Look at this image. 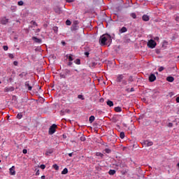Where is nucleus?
Listing matches in <instances>:
<instances>
[{
    "instance_id": "f257e3e1",
    "label": "nucleus",
    "mask_w": 179,
    "mask_h": 179,
    "mask_svg": "<svg viewBox=\"0 0 179 179\" xmlns=\"http://www.w3.org/2000/svg\"><path fill=\"white\" fill-rule=\"evenodd\" d=\"M99 43L101 45H110L113 43L111 36L108 34H105L100 37Z\"/></svg>"
},
{
    "instance_id": "f03ea898",
    "label": "nucleus",
    "mask_w": 179,
    "mask_h": 179,
    "mask_svg": "<svg viewBox=\"0 0 179 179\" xmlns=\"http://www.w3.org/2000/svg\"><path fill=\"white\" fill-rule=\"evenodd\" d=\"M71 29L72 31H76V30H78L79 29V21L78 20L73 21Z\"/></svg>"
},
{
    "instance_id": "7ed1b4c3",
    "label": "nucleus",
    "mask_w": 179,
    "mask_h": 179,
    "mask_svg": "<svg viewBox=\"0 0 179 179\" xmlns=\"http://www.w3.org/2000/svg\"><path fill=\"white\" fill-rule=\"evenodd\" d=\"M57 126L55 124H53L50 128L48 134L49 135H54L55 134V130L57 129Z\"/></svg>"
},
{
    "instance_id": "20e7f679",
    "label": "nucleus",
    "mask_w": 179,
    "mask_h": 179,
    "mask_svg": "<svg viewBox=\"0 0 179 179\" xmlns=\"http://www.w3.org/2000/svg\"><path fill=\"white\" fill-rule=\"evenodd\" d=\"M156 45H157L156 41H155L153 39H151L148 42V47L149 48H155Z\"/></svg>"
},
{
    "instance_id": "39448f33",
    "label": "nucleus",
    "mask_w": 179,
    "mask_h": 179,
    "mask_svg": "<svg viewBox=\"0 0 179 179\" xmlns=\"http://www.w3.org/2000/svg\"><path fill=\"white\" fill-rule=\"evenodd\" d=\"M8 23H9V19L6 18V17H1L0 24L6 25Z\"/></svg>"
},
{
    "instance_id": "423d86ee",
    "label": "nucleus",
    "mask_w": 179,
    "mask_h": 179,
    "mask_svg": "<svg viewBox=\"0 0 179 179\" xmlns=\"http://www.w3.org/2000/svg\"><path fill=\"white\" fill-rule=\"evenodd\" d=\"M143 145L145 147L152 146L153 142L150 141L149 140H146V141H143Z\"/></svg>"
},
{
    "instance_id": "0eeeda50",
    "label": "nucleus",
    "mask_w": 179,
    "mask_h": 179,
    "mask_svg": "<svg viewBox=\"0 0 179 179\" xmlns=\"http://www.w3.org/2000/svg\"><path fill=\"white\" fill-rule=\"evenodd\" d=\"M122 79H124V75L118 74L116 78V82L117 83H121V82H122Z\"/></svg>"
},
{
    "instance_id": "6e6552de",
    "label": "nucleus",
    "mask_w": 179,
    "mask_h": 179,
    "mask_svg": "<svg viewBox=\"0 0 179 179\" xmlns=\"http://www.w3.org/2000/svg\"><path fill=\"white\" fill-rule=\"evenodd\" d=\"M149 80L150 82H155L156 80V76H155V74H151L149 76Z\"/></svg>"
},
{
    "instance_id": "1a4fd4ad",
    "label": "nucleus",
    "mask_w": 179,
    "mask_h": 179,
    "mask_svg": "<svg viewBox=\"0 0 179 179\" xmlns=\"http://www.w3.org/2000/svg\"><path fill=\"white\" fill-rule=\"evenodd\" d=\"M32 40H34V41H35V43H38V44L41 43V39H40L36 36H33Z\"/></svg>"
},
{
    "instance_id": "9d476101",
    "label": "nucleus",
    "mask_w": 179,
    "mask_h": 179,
    "mask_svg": "<svg viewBox=\"0 0 179 179\" xmlns=\"http://www.w3.org/2000/svg\"><path fill=\"white\" fill-rule=\"evenodd\" d=\"M120 33H121L122 34V33H127V31H128V29H127V27H122L120 30H119Z\"/></svg>"
},
{
    "instance_id": "9b49d317",
    "label": "nucleus",
    "mask_w": 179,
    "mask_h": 179,
    "mask_svg": "<svg viewBox=\"0 0 179 179\" xmlns=\"http://www.w3.org/2000/svg\"><path fill=\"white\" fill-rule=\"evenodd\" d=\"M9 170L11 176H15V174H16V171H15V166H12Z\"/></svg>"
},
{
    "instance_id": "f8f14e48",
    "label": "nucleus",
    "mask_w": 179,
    "mask_h": 179,
    "mask_svg": "<svg viewBox=\"0 0 179 179\" xmlns=\"http://www.w3.org/2000/svg\"><path fill=\"white\" fill-rule=\"evenodd\" d=\"M25 87H27L29 91H31V89H33V87L30 86L29 81L25 82Z\"/></svg>"
},
{
    "instance_id": "ddd939ff",
    "label": "nucleus",
    "mask_w": 179,
    "mask_h": 179,
    "mask_svg": "<svg viewBox=\"0 0 179 179\" xmlns=\"http://www.w3.org/2000/svg\"><path fill=\"white\" fill-rule=\"evenodd\" d=\"M142 19L144 22H149V15H143Z\"/></svg>"
},
{
    "instance_id": "4468645a",
    "label": "nucleus",
    "mask_w": 179,
    "mask_h": 179,
    "mask_svg": "<svg viewBox=\"0 0 179 179\" xmlns=\"http://www.w3.org/2000/svg\"><path fill=\"white\" fill-rule=\"evenodd\" d=\"M167 82H174V77L173 76H169L166 78Z\"/></svg>"
},
{
    "instance_id": "2eb2a0df",
    "label": "nucleus",
    "mask_w": 179,
    "mask_h": 179,
    "mask_svg": "<svg viewBox=\"0 0 179 179\" xmlns=\"http://www.w3.org/2000/svg\"><path fill=\"white\" fill-rule=\"evenodd\" d=\"M106 103H107V106H108L109 107H113V106H114V103L110 100H108Z\"/></svg>"
},
{
    "instance_id": "dca6fc26",
    "label": "nucleus",
    "mask_w": 179,
    "mask_h": 179,
    "mask_svg": "<svg viewBox=\"0 0 179 179\" xmlns=\"http://www.w3.org/2000/svg\"><path fill=\"white\" fill-rule=\"evenodd\" d=\"M115 111L116 113H121V111H122V108H121V107H120V106L115 107Z\"/></svg>"
},
{
    "instance_id": "f3484780",
    "label": "nucleus",
    "mask_w": 179,
    "mask_h": 179,
    "mask_svg": "<svg viewBox=\"0 0 179 179\" xmlns=\"http://www.w3.org/2000/svg\"><path fill=\"white\" fill-rule=\"evenodd\" d=\"M116 171L115 170H113V169H110L109 171H108V174L110 176H114V174H115Z\"/></svg>"
},
{
    "instance_id": "a211bd4d",
    "label": "nucleus",
    "mask_w": 179,
    "mask_h": 179,
    "mask_svg": "<svg viewBox=\"0 0 179 179\" xmlns=\"http://www.w3.org/2000/svg\"><path fill=\"white\" fill-rule=\"evenodd\" d=\"M64 73L66 74V76L67 75H71V70H69L68 69H64Z\"/></svg>"
},
{
    "instance_id": "6ab92c4d",
    "label": "nucleus",
    "mask_w": 179,
    "mask_h": 179,
    "mask_svg": "<svg viewBox=\"0 0 179 179\" xmlns=\"http://www.w3.org/2000/svg\"><path fill=\"white\" fill-rule=\"evenodd\" d=\"M94 115H92L89 118V122H90V124H92V122H93L94 121Z\"/></svg>"
},
{
    "instance_id": "aec40b11",
    "label": "nucleus",
    "mask_w": 179,
    "mask_h": 179,
    "mask_svg": "<svg viewBox=\"0 0 179 179\" xmlns=\"http://www.w3.org/2000/svg\"><path fill=\"white\" fill-rule=\"evenodd\" d=\"M96 156H99V157H101V159H103V157H104V155L101 152H96Z\"/></svg>"
},
{
    "instance_id": "412c9836",
    "label": "nucleus",
    "mask_w": 179,
    "mask_h": 179,
    "mask_svg": "<svg viewBox=\"0 0 179 179\" xmlns=\"http://www.w3.org/2000/svg\"><path fill=\"white\" fill-rule=\"evenodd\" d=\"M17 118L18 120H22V118H23V115H22V113H18V114L17 115Z\"/></svg>"
},
{
    "instance_id": "4be33fe9",
    "label": "nucleus",
    "mask_w": 179,
    "mask_h": 179,
    "mask_svg": "<svg viewBox=\"0 0 179 179\" xmlns=\"http://www.w3.org/2000/svg\"><path fill=\"white\" fill-rule=\"evenodd\" d=\"M130 16H131V17H132L133 19H136V13H131L130 14Z\"/></svg>"
},
{
    "instance_id": "5701e85b",
    "label": "nucleus",
    "mask_w": 179,
    "mask_h": 179,
    "mask_svg": "<svg viewBox=\"0 0 179 179\" xmlns=\"http://www.w3.org/2000/svg\"><path fill=\"white\" fill-rule=\"evenodd\" d=\"M74 62L76 65H80V59H76Z\"/></svg>"
},
{
    "instance_id": "b1692460",
    "label": "nucleus",
    "mask_w": 179,
    "mask_h": 179,
    "mask_svg": "<svg viewBox=\"0 0 179 179\" xmlns=\"http://www.w3.org/2000/svg\"><path fill=\"white\" fill-rule=\"evenodd\" d=\"M120 138H121V139H124V138H125V133L120 132Z\"/></svg>"
},
{
    "instance_id": "393cba45",
    "label": "nucleus",
    "mask_w": 179,
    "mask_h": 179,
    "mask_svg": "<svg viewBox=\"0 0 179 179\" xmlns=\"http://www.w3.org/2000/svg\"><path fill=\"white\" fill-rule=\"evenodd\" d=\"M52 167L55 169V170H59V166H58L57 164H53Z\"/></svg>"
},
{
    "instance_id": "a878e982",
    "label": "nucleus",
    "mask_w": 179,
    "mask_h": 179,
    "mask_svg": "<svg viewBox=\"0 0 179 179\" xmlns=\"http://www.w3.org/2000/svg\"><path fill=\"white\" fill-rule=\"evenodd\" d=\"M62 174H68V169L64 168L62 171Z\"/></svg>"
},
{
    "instance_id": "bb28decb",
    "label": "nucleus",
    "mask_w": 179,
    "mask_h": 179,
    "mask_svg": "<svg viewBox=\"0 0 179 179\" xmlns=\"http://www.w3.org/2000/svg\"><path fill=\"white\" fill-rule=\"evenodd\" d=\"M73 59H75L73 58V55H70L69 56V62H72V61H73Z\"/></svg>"
},
{
    "instance_id": "cd10ccee",
    "label": "nucleus",
    "mask_w": 179,
    "mask_h": 179,
    "mask_svg": "<svg viewBox=\"0 0 179 179\" xmlns=\"http://www.w3.org/2000/svg\"><path fill=\"white\" fill-rule=\"evenodd\" d=\"M66 26H71V24H72V22H71V20H67L66 21Z\"/></svg>"
},
{
    "instance_id": "c85d7f7f",
    "label": "nucleus",
    "mask_w": 179,
    "mask_h": 179,
    "mask_svg": "<svg viewBox=\"0 0 179 179\" xmlns=\"http://www.w3.org/2000/svg\"><path fill=\"white\" fill-rule=\"evenodd\" d=\"M26 75H27V73L22 72L19 75V76L20 78H23V76H26Z\"/></svg>"
},
{
    "instance_id": "c756f323",
    "label": "nucleus",
    "mask_w": 179,
    "mask_h": 179,
    "mask_svg": "<svg viewBox=\"0 0 179 179\" xmlns=\"http://www.w3.org/2000/svg\"><path fill=\"white\" fill-rule=\"evenodd\" d=\"M60 78H61V79H65V78H66V76L65 73H64V74L60 73Z\"/></svg>"
},
{
    "instance_id": "7c9ffc66",
    "label": "nucleus",
    "mask_w": 179,
    "mask_h": 179,
    "mask_svg": "<svg viewBox=\"0 0 179 179\" xmlns=\"http://www.w3.org/2000/svg\"><path fill=\"white\" fill-rule=\"evenodd\" d=\"M55 12H56V13H60L61 8H55Z\"/></svg>"
},
{
    "instance_id": "2f4dec72",
    "label": "nucleus",
    "mask_w": 179,
    "mask_h": 179,
    "mask_svg": "<svg viewBox=\"0 0 179 179\" xmlns=\"http://www.w3.org/2000/svg\"><path fill=\"white\" fill-rule=\"evenodd\" d=\"M78 99H80V100H85V97H83V95L81 94L78 96Z\"/></svg>"
},
{
    "instance_id": "473e14b6",
    "label": "nucleus",
    "mask_w": 179,
    "mask_h": 179,
    "mask_svg": "<svg viewBox=\"0 0 179 179\" xmlns=\"http://www.w3.org/2000/svg\"><path fill=\"white\" fill-rule=\"evenodd\" d=\"M23 4H24L23 1H20L17 2V5H19V6H23Z\"/></svg>"
},
{
    "instance_id": "72a5a7b5",
    "label": "nucleus",
    "mask_w": 179,
    "mask_h": 179,
    "mask_svg": "<svg viewBox=\"0 0 179 179\" xmlns=\"http://www.w3.org/2000/svg\"><path fill=\"white\" fill-rule=\"evenodd\" d=\"M80 140L81 141V142H85V141H86V138L85 136H81L80 138Z\"/></svg>"
},
{
    "instance_id": "f704fd0d",
    "label": "nucleus",
    "mask_w": 179,
    "mask_h": 179,
    "mask_svg": "<svg viewBox=\"0 0 179 179\" xmlns=\"http://www.w3.org/2000/svg\"><path fill=\"white\" fill-rule=\"evenodd\" d=\"M158 71H159V72H163V71H164V67H163V66L159 67Z\"/></svg>"
},
{
    "instance_id": "c9c22d12",
    "label": "nucleus",
    "mask_w": 179,
    "mask_h": 179,
    "mask_svg": "<svg viewBox=\"0 0 179 179\" xmlns=\"http://www.w3.org/2000/svg\"><path fill=\"white\" fill-rule=\"evenodd\" d=\"M105 152H106V153H111V150H110L108 148H106Z\"/></svg>"
},
{
    "instance_id": "e433bc0d",
    "label": "nucleus",
    "mask_w": 179,
    "mask_h": 179,
    "mask_svg": "<svg viewBox=\"0 0 179 179\" xmlns=\"http://www.w3.org/2000/svg\"><path fill=\"white\" fill-rule=\"evenodd\" d=\"M3 48L4 51H8L9 48L8 47V45H4V46H3Z\"/></svg>"
},
{
    "instance_id": "4c0bfd02",
    "label": "nucleus",
    "mask_w": 179,
    "mask_h": 179,
    "mask_svg": "<svg viewBox=\"0 0 179 179\" xmlns=\"http://www.w3.org/2000/svg\"><path fill=\"white\" fill-rule=\"evenodd\" d=\"M13 65L15 66H17V65H19V62H17V61H15V62H13Z\"/></svg>"
},
{
    "instance_id": "58836bf2",
    "label": "nucleus",
    "mask_w": 179,
    "mask_h": 179,
    "mask_svg": "<svg viewBox=\"0 0 179 179\" xmlns=\"http://www.w3.org/2000/svg\"><path fill=\"white\" fill-rule=\"evenodd\" d=\"M40 169H41L42 170H44V169H45V165L41 164V165L40 166Z\"/></svg>"
},
{
    "instance_id": "ea45409f",
    "label": "nucleus",
    "mask_w": 179,
    "mask_h": 179,
    "mask_svg": "<svg viewBox=\"0 0 179 179\" xmlns=\"http://www.w3.org/2000/svg\"><path fill=\"white\" fill-rule=\"evenodd\" d=\"M168 127H169V128H173V123L169 122V123L168 124Z\"/></svg>"
},
{
    "instance_id": "a19ab883",
    "label": "nucleus",
    "mask_w": 179,
    "mask_h": 179,
    "mask_svg": "<svg viewBox=\"0 0 179 179\" xmlns=\"http://www.w3.org/2000/svg\"><path fill=\"white\" fill-rule=\"evenodd\" d=\"M66 2H68L69 3H71L72 2H75V0H66Z\"/></svg>"
},
{
    "instance_id": "79ce46f5",
    "label": "nucleus",
    "mask_w": 179,
    "mask_h": 179,
    "mask_svg": "<svg viewBox=\"0 0 179 179\" xmlns=\"http://www.w3.org/2000/svg\"><path fill=\"white\" fill-rule=\"evenodd\" d=\"M32 24H34V26H38L37 25V22H36V21H31Z\"/></svg>"
},
{
    "instance_id": "37998d69",
    "label": "nucleus",
    "mask_w": 179,
    "mask_h": 179,
    "mask_svg": "<svg viewBox=\"0 0 179 179\" xmlns=\"http://www.w3.org/2000/svg\"><path fill=\"white\" fill-rule=\"evenodd\" d=\"M89 55H90L89 52H85V55H86V57H87V58H89Z\"/></svg>"
},
{
    "instance_id": "c03bdc74",
    "label": "nucleus",
    "mask_w": 179,
    "mask_h": 179,
    "mask_svg": "<svg viewBox=\"0 0 179 179\" xmlns=\"http://www.w3.org/2000/svg\"><path fill=\"white\" fill-rule=\"evenodd\" d=\"M22 153H24V155H26V154L27 153V150L24 149V150H22Z\"/></svg>"
},
{
    "instance_id": "a18cd8bd",
    "label": "nucleus",
    "mask_w": 179,
    "mask_h": 179,
    "mask_svg": "<svg viewBox=\"0 0 179 179\" xmlns=\"http://www.w3.org/2000/svg\"><path fill=\"white\" fill-rule=\"evenodd\" d=\"M8 57H9V58H11V59H13V57H14V56H13V54H10V55H8Z\"/></svg>"
},
{
    "instance_id": "49530a36",
    "label": "nucleus",
    "mask_w": 179,
    "mask_h": 179,
    "mask_svg": "<svg viewBox=\"0 0 179 179\" xmlns=\"http://www.w3.org/2000/svg\"><path fill=\"white\" fill-rule=\"evenodd\" d=\"M37 89L38 90V92H41V87L38 85Z\"/></svg>"
},
{
    "instance_id": "de8ad7c7",
    "label": "nucleus",
    "mask_w": 179,
    "mask_h": 179,
    "mask_svg": "<svg viewBox=\"0 0 179 179\" xmlns=\"http://www.w3.org/2000/svg\"><path fill=\"white\" fill-rule=\"evenodd\" d=\"M68 66H72V62H69L68 63Z\"/></svg>"
},
{
    "instance_id": "09e8293b",
    "label": "nucleus",
    "mask_w": 179,
    "mask_h": 179,
    "mask_svg": "<svg viewBox=\"0 0 179 179\" xmlns=\"http://www.w3.org/2000/svg\"><path fill=\"white\" fill-rule=\"evenodd\" d=\"M176 103H179V96L176 97Z\"/></svg>"
},
{
    "instance_id": "8fccbe9b",
    "label": "nucleus",
    "mask_w": 179,
    "mask_h": 179,
    "mask_svg": "<svg viewBox=\"0 0 179 179\" xmlns=\"http://www.w3.org/2000/svg\"><path fill=\"white\" fill-rule=\"evenodd\" d=\"M73 155V152L69 153V157H72V155Z\"/></svg>"
},
{
    "instance_id": "3c124183",
    "label": "nucleus",
    "mask_w": 179,
    "mask_h": 179,
    "mask_svg": "<svg viewBox=\"0 0 179 179\" xmlns=\"http://www.w3.org/2000/svg\"><path fill=\"white\" fill-rule=\"evenodd\" d=\"M130 92H135V89L134 87H131Z\"/></svg>"
},
{
    "instance_id": "603ef678",
    "label": "nucleus",
    "mask_w": 179,
    "mask_h": 179,
    "mask_svg": "<svg viewBox=\"0 0 179 179\" xmlns=\"http://www.w3.org/2000/svg\"><path fill=\"white\" fill-rule=\"evenodd\" d=\"M125 166H126V165H125L124 164H120V167H125Z\"/></svg>"
},
{
    "instance_id": "864d4df0",
    "label": "nucleus",
    "mask_w": 179,
    "mask_h": 179,
    "mask_svg": "<svg viewBox=\"0 0 179 179\" xmlns=\"http://www.w3.org/2000/svg\"><path fill=\"white\" fill-rule=\"evenodd\" d=\"M54 30H55V31H58V27H55Z\"/></svg>"
},
{
    "instance_id": "5fc2aeb1",
    "label": "nucleus",
    "mask_w": 179,
    "mask_h": 179,
    "mask_svg": "<svg viewBox=\"0 0 179 179\" xmlns=\"http://www.w3.org/2000/svg\"><path fill=\"white\" fill-rule=\"evenodd\" d=\"M62 45H65L66 44V43H65V41H62Z\"/></svg>"
},
{
    "instance_id": "6e6d98bb",
    "label": "nucleus",
    "mask_w": 179,
    "mask_h": 179,
    "mask_svg": "<svg viewBox=\"0 0 179 179\" xmlns=\"http://www.w3.org/2000/svg\"><path fill=\"white\" fill-rule=\"evenodd\" d=\"M40 31H41V29H36V33H40Z\"/></svg>"
},
{
    "instance_id": "4d7b16f0",
    "label": "nucleus",
    "mask_w": 179,
    "mask_h": 179,
    "mask_svg": "<svg viewBox=\"0 0 179 179\" xmlns=\"http://www.w3.org/2000/svg\"><path fill=\"white\" fill-rule=\"evenodd\" d=\"M103 101H104V99L101 98V99H100V102H101V103H103Z\"/></svg>"
},
{
    "instance_id": "13d9d810",
    "label": "nucleus",
    "mask_w": 179,
    "mask_h": 179,
    "mask_svg": "<svg viewBox=\"0 0 179 179\" xmlns=\"http://www.w3.org/2000/svg\"><path fill=\"white\" fill-rule=\"evenodd\" d=\"M36 176H40V172L38 171L36 172Z\"/></svg>"
},
{
    "instance_id": "bf43d9fd",
    "label": "nucleus",
    "mask_w": 179,
    "mask_h": 179,
    "mask_svg": "<svg viewBox=\"0 0 179 179\" xmlns=\"http://www.w3.org/2000/svg\"><path fill=\"white\" fill-rule=\"evenodd\" d=\"M41 179H45V176H42Z\"/></svg>"
},
{
    "instance_id": "052dcab7",
    "label": "nucleus",
    "mask_w": 179,
    "mask_h": 179,
    "mask_svg": "<svg viewBox=\"0 0 179 179\" xmlns=\"http://www.w3.org/2000/svg\"><path fill=\"white\" fill-rule=\"evenodd\" d=\"M129 80H130V82H132V77H130V78H129Z\"/></svg>"
},
{
    "instance_id": "680f3d73",
    "label": "nucleus",
    "mask_w": 179,
    "mask_h": 179,
    "mask_svg": "<svg viewBox=\"0 0 179 179\" xmlns=\"http://www.w3.org/2000/svg\"><path fill=\"white\" fill-rule=\"evenodd\" d=\"M155 40H159V37H157V36L155 37Z\"/></svg>"
},
{
    "instance_id": "e2e57ef3",
    "label": "nucleus",
    "mask_w": 179,
    "mask_h": 179,
    "mask_svg": "<svg viewBox=\"0 0 179 179\" xmlns=\"http://www.w3.org/2000/svg\"><path fill=\"white\" fill-rule=\"evenodd\" d=\"M126 90H127V92H131V90L129 91V88H127Z\"/></svg>"
},
{
    "instance_id": "0e129e2a",
    "label": "nucleus",
    "mask_w": 179,
    "mask_h": 179,
    "mask_svg": "<svg viewBox=\"0 0 179 179\" xmlns=\"http://www.w3.org/2000/svg\"><path fill=\"white\" fill-rule=\"evenodd\" d=\"M124 85H127V81H123Z\"/></svg>"
},
{
    "instance_id": "69168bd1",
    "label": "nucleus",
    "mask_w": 179,
    "mask_h": 179,
    "mask_svg": "<svg viewBox=\"0 0 179 179\" xmlns=\"http://www.w3.org/2000/svg\"><path fill=\"white\" fill-rule=\"evenodd\" d=\"M0 163H1V159H0Z\"/></svg>"
},
{
    "instance_id": "338daca9",
    "label": "nucleus",
    "mask_w": 179,
    "mask_h": 179,
    "mask_svg": "<svg viewBox=\"0 0 179 179\" xmlns=\"http://www.w3.org/2000/svg\"><path fill=\"white\" fill-rule=\"evenodd\" d=\"M178 58H179V56H178Z\"/></svg>"
},
{
    "instance_id": "774afa93",
    "label": "nucleus",
    "mask_w": 179,
    "mask_h": 179,
    "mask_svg": "<svg viewBox=\"0 0 179 179\" xmlns=\"http://www.w3.org/2000/svg\"><path fill=\"white\" fill-rule=\"evenodd\" d=\"M0 83H1V81H0Z\"/></svg>"
}]
</instances>
